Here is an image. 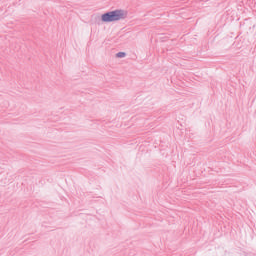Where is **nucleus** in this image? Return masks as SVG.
Wrapping results in <instances>:
<instances>
[{
	"instance_id": "nucleus-1",
	"label": "nucleus",
	"mask_w": 256,
	"mask_h": 256,
	"mask_svg": "<svg viewBox=\"0 0 256 256\" xmlns=\"http://www.w3.org/2000/svg\"><path fill=\"white\" fill-rule=\"evenodd\" d=\"M127 15V10L116 9L102 14L101 21L102 23H117V21L125 20Z\"/></svg>"
},
{
	"instance_id": "nucleus-2",
	"label": "nucleus",
	"mask_w": 256,
	"mask_h": 256,
	"mask_svg": "<svg viewBox=\"0 0 256 256\" xmlns=\"http://www.w3.org/2000/svg\"><path fill=\"white\" fill-rule=\"evenodd\" d=\"M125 52H118L117 54H116V56L119 58V59H123V57H125Z\"/></svg>"
}]
</instances>
